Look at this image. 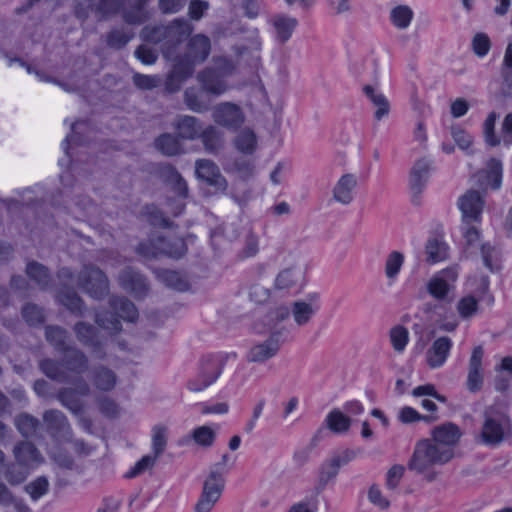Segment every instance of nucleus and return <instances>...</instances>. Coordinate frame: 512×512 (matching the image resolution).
Wrapping results in <instances>:
<instances>
[{
	"instance_id": "obj_1",
	"label": "nucleus",
	"mask_w": 512,
	"mask_h": 512,
	"mask_svg": "<svg viewBox=\"0 0 512 512\" xmlns=\"http://www.w3.org/2000/svg\"><path fill=\"white\" fill-rule=\"evenodd\" d=\"M61 354L60 361L45 358L39 362L40 370L48 378L59 383H70L71 374L82 376L89 370V358L81 349L71 346Z\"/></svg>"
},
{
	"instance_id": "obj_2",
	"label": "nucleus",
	"mask_w": 512,
	"mask_h": 512,
	"mask_svg": "<svg viewBox=\"0 0 512 512\" xmlns=\"http://www.w3.org/2000/svg\"><path fill=\"white\" fill-rule=\"evenodd\" d=\"M62 188L51 199L52 204L71 211L75 207L85 216L95 215L98 208L88 196L82 195V187L69 171L60 176Z\"/></svg>"
},
{
	"instance_id": "obj_3",
	"label": "nucleus",
	"mask_w": 512,
	"mask_h": 512,
	"mask_svg": "<svg viewBox=\"0 0 512 512\" xmlns=\"http://www.w3.org/2000/svg\"><path fill=\"white\" fill-rule=\"evenodd\" d=\"M455 453L442 449L431 438L418 440L407 467L410 471L423 474L433 466H441L450 462Z\"/></svg>"
},
{
	"instance_id": "obj_4",
	"label": "nucleus",
	"mask_w": 512,
	"mask_h": 512,
	"mask_svg": "<svg viewBox=\"0 0 512 512\" xmlns=\"http://www.w3.org/2000/svg\"><path fill=\"white\" fill-rule=\"evenodd\" d=\"M236 358L235 353H217L201 358L196 375L187 382L192 392H201L211 386L220 377L229 358Z\"/></svg>"
},
{
	"instance_id": "obj_5",
	"label": "nucleus",
	"mask_w": 512,
	"mask_h": 512,
	"mask_svg": "<svg viewBox=\"0 0 512 512\" xmlns=\"http://www.w3.org/2000/svg\"><path fill=\"white\" fill-rule=\"evenodd\" d=\"M234 69L230 59L219 57L215 59L214 67H207L198 73L197 80L207 94L219 97L228 90L226 78L232 75Z\"/></svg>"
},
{
	"instance_id": "obj_6",
	"label": "nucleus",
	"mask_w": 512,
	"mask_h": 512,
	"mask_svg": "<svg viewBox=\"0 0 512 512\" xmlns=\"http://www.w3.org/2000/svg\"><path fill=\"white\" fill-rule=\"evenodd\" d=\"M57 278L59 281V287L56 292L57 301L73 315L82 317L85 304L74 289L73 272L69 268L63 267L57 272Z\"/></svg>"
},
{
	"instance_id": "obj_7",
	"label": "nucleus",
	"mask_w": 512,
	"mask_h": 512,
	"mask_svg": "<svg viewBox=\"0 0 512 512\" xmlns=\"http://www.w3.org/2000/svg\"><path fill=\"white\" fill-rule=\"evenodd\" d=\"M77 285L90 297L101 300L109 293V281L105 273L93 265H86L77 276Z\"/></svg>"
},
{
	"instance_id": "obj_8",
	"label": "nucleus",
	"mask_w": 512,
	"mask_h": 512,
	"mask_svg": "<svg viewBox=\"0 0 512 512\" xmlns=\"http://www.w3.org/2000/svg\"><path fill=\"white\" fill-rule=\"evenodd\" d=\"M458 275L457 267H448L437 272L427 283L428 293L438 301L451 303Z\"/></svg>"
},
{
	"instance_id": "obj_9",
	"label": "nucleus",
	"mask_w": 512,
	"mask_h": 512,
	"mask_svg": "<svg viewBox=\"0 0 512 512\" xmlns=\"http://www.w3.org/2000/svg\"><path fill=\"white\" fill-rule=\"evenodd\" d=\"M221 466L211 467L207 479L204 481L201 496L195 506V512H210L221 497L225 480L220 476Z\"/></svg>"
},
{
	"instance_id": "obj_10",
	"label": "nucleus",
	"mask_w": 512,
	"mask_h": 512,
	"mask_svg": "<svg viewBox=\"0 0 512 512\" xmlns=\"http://www.w3.org/2000/svg\"><path fill=\"white\" fill-rule=\"evenodd\" d=\"M356 452L351 449H345L334 453L329 459L325 460L318 474V486L316 487V496L326 487V485L334 480L342 466L347 465L354 460Z\"/></svg>"
},
{
	"instance_id": "obj_11",
	"label": "nucleus",
	"mask_w": 512,
	"mask_h": 512,
	"mask_svg": "<svg viewBox=\"0 0 512 512\" xmlns=\"http://www.w3.org/2000/svg\"><path fill=\"white\" fill-rule=\"evenodd\" d=\"M212 119L218 126L236 132L242 127L246 117L239 105L225 101L212 108Z\"/></svg>"
},
{
	"instance_id": "obj_12",
	"label": "nucleus",
	"mask_w": 512,
	"mask_h": 512,
	"mask_svg": "<svg viewBox=\"0 0 512 512\" xmlns=\"http://www.w3.org/2000/svg\"><path fill=\"white\" fill-rule=\"evenodd\" d=\"M73 331L77 340L85 347L90 349V352L99 360L106 358L105 342L99 335L98 329L87 322L79 321L74 327Z\"/></svg>"
},
{
	"instance_id": "obj_13",
	"label": "nucleus",
	"mask_w": 512,
	"mask_h": 512,
	"mask_svg": "<svg viewBox=\"0 0 512 512\" xmlns=\"http://www.w3.org/2000/svg\"><path fill=\"white\" fill-rule=\"evenodd\" d=\"M481 431L482 442L488 446H496L504 439L508 418L500 412L486 410Z\"/></svg>"
},
{
	"instance_id": "obj_14",
	"label": "nucleus",
	"mask_w": 512,
	"mask_h": 512,
	"mask_svg": "<svg viewBox=\"0 0 512 512\" xmlns=\"http://www.w3.org/2000/svg\"><path fill=\"white\" fill-rule=\"evenodd\" d=\"M43 421L47 432L56 441H70L72 429L66 415L57 409H50L44 412Z\"/></svg>"
},
{
	"instance_id": "obj_15",
	"label": "nucleus",
	"mask_w": 512,
	"mask_h": 512,
	"mask_svg": "<svg viewBox=\"0 0 512 512\" xmlns=\"http://www.w3.org/2000/svg\"><path fill=\"white\" fill-rule=\"evenodd\" d=\"M120 286L136 298H143L148 292L146 277L132 267H125L118 276Z\"/></svg>"
},
{
	"instance_id": "obj_16",
	"label": "nucleus",
	"mask_w": 512,
	"mask_h": 512,
	"mask_svg": "<svg viewBox=\"0 0 512 512\" xmlns=\"http://www.w3.org/2000/svg\"><path fill=\"white\" fill-rule=\"evenodd\" d=\"M461 436L462 432L459 426L452 422L442 423L431 430V439L442 449L452 453H454Z\"/></svg>"
},
{
	"instance_id": "obj_17",
	"label": "nucleus",
	"mask_w": 512,
	"mask_h": 512,
	"mask_svg": "<svg viewBox=\"0 0 512 512\" xmlns=\"http://www.w3.org/2000/svg\"><path fill=\"white\" fill-rule=\"evenodd\" d=\"M484 206V200L477 190H468L458 199L463 222H478Z\"/></svg>"
},
{
	"instance_id": "obj_18",
	"label": "nucleus",
	"mask_w": 512,
	"mask_h": 512,
	"mask_svg": "<svg viewBox=\"0 0 512 512\" xmlns=\"http://www.w3.org/2000/svg\"><path fill=\"white\" fill-rule=\"evenodd\" d=\"M484 357V349L481 345L474 347L469 359L468 375L466 386L467 389L476 393L480 391L484 383V375L482 369V361Z\"/></svg>"
},
{
	"instance_id": "obj_19",
	"label": "nucleus",
	"mask_w": 512,
	"mask_h": 512,
	"mask_svg": "<svg viewBox=\"0 0 512 512\" xmlns=\"http://www.w3.org/2000/svg\"><path fill=\"white\" fill-rule=\"evenodd\" d=\"M196 175L199 179L205 181L208 185L218 190H226L227 181L221 174L219 167L211 160L199 159L195 164Z\"/></svg>"
},
{
	"instance_id": "obj_20",
	"label": "nucleus",
	"mask_w": 512,
	"mask_h": 512,
	"mask_svg": "<svg viewBox=\"0 0 512 512\" xmlns=\"http://www.w3.org/2000/svg\"><path fill=\"white\" fill-rule=\"evenodd\" d=\"M431 169V161L422 158L417 160L410 172L409 187L413 194V202L416 203L417 197L423 192L426 187L429 173Z\"/></svg>"
},
{
	"instance_id": "obj_21",
	"label": "nucleus",
	"mask_w": 512,
	"mask_h": 512,
	"mask_svg": "<svg viewBox=\"0 0 512 512\" xmlns=\"http://www.w3.org/2000/svg\"><path fill=\"white\" fill-rule=\"evenodd\" d=\"M268 23L273 27L275 40L280 44L286 43L298 26L295 17L283 13L272 15Z\"/></svg>"
},
{
	"instance_id": "obj_22",
	"label": "nucleus",
	"mask_w": 512,
	"mask_h": 512,
	"mask_svg": "<svg viewBox=\"0 0 512 512\" xmlns=\"http://www.w3.org/2000/svg\"><path fill=\"white\" fill-rule=\"evenodd\" d=\"M281 332H273L263 343L253 346L248 353V361L262 363L275 356L280 348Z\"/></svg>"
},
{
	"instance_id": "obj_23",
	"label": "nucleus",
	"mask_w": 512,
	"mask_h": 512,
	"mask_svg": "<svg viewBox=\"0 0 512 512\" xmlns=\"http://www.w3.org/2000/svg\"><path fill=\"white\" fill-rule=\"evenodd\" d=\"M89 378L93 386L102 392L113 390L117 384V375L109 367L98 364L89 370Z\"/></svg>"
},
{
	"instance_id": "obj_24",
	"label": "nucleus",
	"mask_w": 512,
	"mask_h": 512,
	"mask_svg": "<svg viewBox=\"0 0 512 512\" xmlns=\"http://www.w3.org/2000/svg\"><path fill=\"white\" fill-rule=\"evenodd\" d=\"M452 346L453 342L447 336H442L434 340L426 353L429 367L439 368L443 366L449 356Z\"/></svg>"
},
{
	"instance_id": "obj_25",
	"label": "nucleus",
	"mask_w": 512,
	"mask_h": 512,
	"mask_svg": "<svg viewBox=\"0 0 512 512\" xmlns=\"http://www.w3.org/2000/svg\"><path fill=\"white\" fill-rule=\"evenodd\" d=\"M210 96L202 87H188L184 91L183 101L190 111L202 114L211 109Z\"/></svg>"
},
{
	"instance_id": "obj_26",
	"label": "nucleus",
	"mask_w": 512,
	"mask_h": 512,
	"mask_svg": "<svg viewBox=\"0 0 512 512\" xmlns=\"http://www.w3.org/2000/svg\"><path fill=\"white\" fill-rule=\"evenodd\" d=\"M178 137L184 140H194L199 137L202 130L201 121L190 115H179L173 122Z\"/></svg>"
},
{
	"instance_id": "obj_27",
	"label": "nucleus",
	"mask_w": 512,
	"mask_h": 512,
	"mask_svg": "<svg viewBox=\"0 0 512 512\" xmlns=\"http://www.w3.org/2000/svg\"><path fill=\"white\" fill-rule=\"evenodd\" d=\"M210 49V39L205 35L197 34L188 43L187 57L193 64L201 63L209 56Z\"/></svg>"
},
{
	"instance_id": "obj_28",
	"label": "nucleus",
	"mask_w": 512,
	"mask_h": 512,
	"mask_svg": "<svg viewBox=\"0 0 512 512\" xmlns=\"http://www.w3.org/2000/svg\"><path fill=\"white\" fill-rule=\"evenodd\" d=\"M109 305L116 313L119 320L135 322L138 319V310L134 303L124 296H112L109 299Z\"/></svg>"
},
{
	"instance_id": "obj_29",
	"label": "nucleus",
	"mask_w": 512,
	"mask_h": 512,
	"mask_svg": "<svg viewBox=\"0 0 512 512\" xmlns=\"http://www.w3.org/2000/svg\"><path fill=\"white\" fill-rule=\"evenodd\" d=\"M356 185L357 180L354 175H343L333 189V198L341 204H350L353 200V190Z\"/></svg>"
},
{
	"instance_id": "obj_30",
	"label": "nucleus",
	"mask_w": 512,
	"mask_h": 512,
	"mask_svg": "<svg viewBox=\"0 0 512 512\" xmlns=\"http://www.w3.org/2000/svg\"><path fill=\"white\" fill-rule=\"evenodd\" d=\"M158 244L160 246V256L180 259L187 252V245L180 237L166 238L158 236Z\"/></svg>"
},
{
	"instance_id": "obj_31",
	"label": "nucleus",
	"mask_w": 512,
	"mask_h": 512,
	"mask_svg": "<svg viewBox=\"0 0 512 512\" xmlns=\"http://www.w3.org/2000/svg\"><path fill=\"white\" fill-rule=\"evenodd\" d=\"M45 338L46 341L54 348V350L60 354L72 346L68 344V331L58 325L46 326Z\"/></svg>"
},
{
	"instance_id": "obj_32",
	"label": "nucleus",
	"mask_w": 512,
	"mask_h": 512,
	"mask_svg": "<svg viewBox=\"0 0 512 512\" xmlns=\"http://www.w3.org/2000/svg\"><path fill=\"white\" fill-rule=\"evenodd\" d=\"M149 0H129V8L123 9L122 17L128 24L139 25L149 19V13L145 9Z\"/></svg>"
},
{
	"instance_id": "obj_33",
	"label": "nucleus",
	"mask_w": 512,
	"mask_h": 512,
	"mask_svg": "<svg viewBox=\"0 0 512 512\" xmlns=\"http://www.w3.org/2000/svg\"><path fill=\"white\" fill-rule=\"evenodd\" d=\"M26 274L41 290H47L51 285L49 269L37 261H30L26 265Z\"/></svg>"
},
{
	"instance_id": "obj_34",
	"label": "nucleus",
	"mask_w": 512,
	"mask_h": 512,
	"mask_svg": "<svg viewBox=\"0 0 512 512\" xmlns=\"http://www.w3.org/2000/svg\"><path fill=\"white\" fill-rule=\"evenodd\" d=\"M155 148L166 156H176L183 152L182 143L178 135L163 133L154 141Z\"/></svg>"
},
{
	"instance_id": "obj_35",
	"label": "nucleus",
	"mask_w": 512,
	"mask_h": 512,
	"mask_svg": "<svg viewBox=\"0 0 512 512\" xmlns=\"http://www.w3.org/2000/svg\"><path fill=\"white\" fill-rule=\"evenodd\" d=\"M363 93L376 107L374 117L380 121L389 114L390 104L384 94L378 92L373 86L365 85L363 87Z\"/></svg>"
},
{
	"instance_id": "obj_36",
	"label": "nucleus",
	"mask_w": 512,
	"mask_h": 512,
	"mask_svg": "<svg viewBox=\"0 0 512 512\" xmlns=\"http://www.w3.org/2000/svg\"><path fill=\"white\" fill-rule=\"evenodd\" d=\"M13 453L17 462L26 466L31 463L38 462L41 458V454L36 446L27 441L18 443L14 447Z\"/></svg>"
},
{
	"instance_id": "obj_37",
	"label": "nucleus",
	"mask_w": 512,
	"mask_h": 512,
	"mask_svg": "<svg viewBox=\"0 0 512 512\" xmlns=\"http://www.w3.org/2000/svg\"><path fill=\"white\" fill-rule=\"evenodd\" d=\"M480 251L483 264L487 269L493 273L501 269V251L498 246L485 242L481 245Z\"/></svg>"
},
{
	"instance_id": "obj_38",
	"label": "nucleus",
	"mask_w": 512,
	"mask_h": 512,
	"mask_svg": "<svg viewBox=\"0 0 512 512\" xmlns=\"http://www.w3.org/2000/svg\"><path fill=\"white\" fill-rule=\"evenodd\" d=\"M199 137L208 153L216 154L222 147V134L215 126L209 125L201 130Z\"/></svg>"
},
{
	"instance_id": "obj_39",
	"label": "nucleus",
	"mask_w": 512,
	"mask_h": 512,
	"mask_svg": "<svg viewBox=\"0 0 512 512\" xmlns=\"http://www.w3.org/2000/svg\"><path fill=\"white\" fill-rule=\"evenodd\" d=\"M58 401L75 415L83 413V405L71 387L61 388L57 393Z\"/></svg>"
},
{
	"instance_id": "obj_40",
	"label": "nucleus",
	"mask_w": 512,
	"mask_h": 512,
	"mask_svg": "<svg viewBox=\"0 0 512 512\" xmlns=\"http://www.w3.org/2000/svg\"><path fill=\"white\" fill-rule=\"evenodd\" d=\"M325 423L332 432L344 433L349 430L351 419L339 409H333L327 414Z\"/></svg>"
},
{
	"instance_id": "obj_41",
	"label": "nucleus",
	"mask_w": 512,
	"mask_h": 512,
	"mask_svg": "<svg viewBox=\"0 0 512 512\" xmlns=\"http://www.w3.org/2000/svg\"><path fill=\"white\" fill-rule=\"evenodd\" d=\"M503 164L500 159L491 158L487 163L486 181L493 190H498L502 184Z\"/></svg>"
},
{
	"instance_id": "obj_42",
	"label": "nucleus",
	"mask_w": 512,
	"mask_h": 512,
	"mask_svg": "<svg viewBox=\"0 0 512 512\" xmlns=\"http://www.w3.org/2000/svg\"><path fill=\"white\" fill-rule=\"evenodd\" d=\"M158 278L166 286L178 291H186L189 288L188 282L179 272L174 270L162 269L158 271Z\"/></svg>"
},
{
	"instance_id": "obj_43",
	"label": "nucleus",
	"mask_w": 512,
	"mask_h": 512,
	"mask_svg": "<svg viewBox=\"0 0 512 512\" xmlns=\"http://www.w3.org/2000/svg\"><path fill=\"white\" fill-rule=\"evenodd\" d=\"M413 16L414 13L409 6L398 5L391 10L390 21L398 29H406L410 25Z\"/></svg>"
},
{
	"instance_id": "obj_44",
	"label": "nucleus",
	"mask_w": 512,
	"mask_h": 512,
	"mask_svg": "<svg viewBox=\"0 0 512 512\" xmlns=\"http://www.w3.org/2000/svg\"><path fill=\"white\" fill-rule=\"evenodd\" d=\"M39 425V420L28 413H21L15 418V426L25 438L33 436Z\"/></svg>"
},
{
	"instance_id": "obj_45",
	"label": "nucleus",
	"mask_w": 512,
	"mask_h": 512,
	"mask_svg": "<svg viewBox=\"0 0 512 512\" xmlns=\"http://www.w3.org/2000/svg\"><path fill=\"white\" fill-rule=\"evenodd\" d=\"M19 196L23 197V202L16 198H0V203H2L8 210L12 208H19L21 206L27 207H35L39 203V199L32 197H25L27 194L34 193V189L27 187L22 190L15 191Z\"/></svg>"
},
{
	"instance_id": "obj_46",
	"label": "nucleus",
	"mask_w": 512,
	"mask_h": 512,
	"mask_svg": "<svg viewBox=\"0 0 512 512\" xmlns=\"http://www.w3.org/2000/svg\"><path fill=\"white\" fill-rule=\"evenodd\" d=\"M95 322L101 328L113 333H118L122 330V324L115 312L97 311L95 313Z\"/></svg>"
},
{
	"instance_id": "obj_47",
	"label": "nucleus",
	"mask_w": 512,
	"mask_h": 512,
	"mask_svg": "<svg viewBox=\"0 0 512 512\" xmlns=\"http://www.w3.org/2000/svg\"><path fill=\"white\" fill-rule=\"evenodd\" d=\"M133 34L124 28H113L106 35V44L109 48L120 50L132 39Z\"/></svg>"
},
{
	"instance_id": "obj_48",
	"label": "nucleus",
	"mask_w": 512,
	"mask_h": 512,
	"mask_svg": "<svg viewBox=\"0 0 512 512\" xmlns=\"http://www.w3.org/2000/svg\"><path fill=\"white\" fill-rule=\"evenodd\" d=\"M425 250L427 254V261L430 263L442 261L447 256V246L438 238L429 239L426 243Z\"/></svg>"
},
{
	"instance_id": "obj_49",
	"label": "nucleus",
	"mask_w": 512,
	"mask_h": 512,
	"mask_svg": "<svg viewBox=\"0 0 512 512\" xmlns=\"http://www.w3.org/2000/svg\"><path fill=\"white\" fill-rule=\"evenodd\" d=\"M235 147L244 154H252L255 151L257 139L250 129L242 130L235 138Z\"/></svg>"
},
{
	"instance_id": "obj_50",
	"label": "nucleus",
	"mask_w": 512,
	"mask_h": 512,
	"mask_svg": "<svg viewBox=\"0 0 512 512\" xmlns=\"http://www.w3.org/2000/svg\"><path fill=\"white\" fill-rule=\"evenodd\" d=\"M404 263V255L399 251H392L385 261V275L390 281H394Z\"/></svg>"
},
{
	"instance_id": "obj_51",
	"label": "nucleus",
	"mask_w": 512,
	"mask_h": 512,
	"mask_svg": "<svg viewBox=\"0 0 512 512\" xmlns=\"http://www.w3.org/2000/svg\"><path fill=\"white\" fill-rule=\"evenodd\" d=\"M191 438L197 445L208 448L214 444L216 432L211 427L203 425L192 430Z\"/></svg>"
},
{
	"instance_id": "obj_52",
	"label": "nucleus",
	"mask_w": 512,
	"mask_h": 512,
	"mask_svg": "<svg viewBox=\"0 0 512 512\" xmlns=\"http://www.w3.org/2000/svg\"><path fill=\"white\" fill-rule=\"evenodd\" d=\"M169 37L175 38V41L181 42L192 32L190 23L184 18H177L167 25Z\"/></svg>"
},
{
	"instance_id": "obj_53",
	"label": "nucleus",
	"mask_w": 512,
	"mask_h": 512,
	"mask_svg": "<svg viewBox=\"0 0 512 512\" xmlns=\"http://www.w3.org/2000/svg\"><path fill=\"white\" fill-rule=\"evenodd\" d=\"M26 465H21L19 463H11L5 465L4 476L5 479L11 485H19L25 481L28 476V471L25 469Z\"/></svg>"
},
{
	"instance_id": "obj_54",
	"label": "nucleus",
	"mask_w": 512,
	"mask_h": 512,
	"mask_svg": "<svg viewBox=\"0 0 512 512\" xmlns=\"http://www.w3.org/2000/svg\"><path fill=\"white\" fill-rule=\"evenodd\" d=\"M317 310L313 308L311 304H308L303 301H296L293 304V317L295 322L299 325H305L309 322L315 311Z\"/></svg>"
},
{
	"instance_id": "obj_55",
	"label": "nucleus",
	"mask_w": 512,
	"mask_h": 512,
	"mask_svg": "<svg viewBox=\"0 0 512 512\" xmlns=\"http://www.w3.org/2000/svg\"><path fill=\"white\" fill-rule=\"evenodd\" d=\"M22 317L30 326H37L44 322L43 309L36 304L28 303L22 308Z\"/></svg>"
},
{
	"instance_id": "obj_56",
	"label": "nucleus",
	"mask_w": 512,
	"mask_h": 512,
	"mask_svg": "<svg viewBox=\"0 0 512 512\" xmlns=\"http://www.w3.org/2000/svg\"><path fill=\"white\" fill-rule=\"evenodd\" d=\"M398 418L402 423L405 424H410L416 421H424L426 423H431L437 419V417L435 416L422 415L416 409L410 406H405L401 408Z\"/></svg>"
},
{
	"instance_id": "obj_57",
	"label": "nucleus",
	"mask_w": 512,
	"mask_h": 512,
	"mask_svg": "<svg viewBox=\"0 0 512 512\" xmlns=\"http://www.w3.org/2000/svg\"><path fill=\"white\" fill-rule=\"evenodd\" d=\"M499 115L491 112L483 123V134L486 144L495 147L500 143V139L495 135V123Z\"/></svg>"
},
{
	"instance_id": "obj_58",
	"label": "nucleus",
	"mask_w": 512,
	"mask_h": 512,
	"mask_svg": "<svg viewBox=\"0 0 512 512\" xmlns=\"http://www.w3.org/2000/svg\"><path fill=\"white\" fill-rule=\"evenodd\" d=\"M478 301L474 296L467 295L457 303V311L461 318L469 319L478 311Z\"/></svg>"
},
{
	"instance_id": "obj_59",
	"label": "nucleus",
	"mask_w": 512,
	"mask_h": 512,
	"mask_svg": "<svg viewBox=\"0 0 512 512\" xmlns=\"http://www.w3.org/2000/svg\"><path fill=\"white\" fill-rule=\"evenodd\" d=\"M136 253L144 258L153 259L160 256V246L158 244V236L150 238L147 241L140 242L136 249Z\"/></svg>"
},
{
	"instance_id": "obj_60",
	"label": "nucleus",
	"mask_w": 512,
	"mask_h": 512,
	"mask_svg": "<svg viewBox=\"0 0 512 512\" xmlns=\"http://www.w3.org/2000/svg\"><path fill=\"white\" fill-rule=\"evenodd\" d=\"M123 5V0H99L95 6V12L98 13L101 18H106L120 12Z\"/></svg>"
},
{
	"instance_id": "obj_61",
	"label": "nucleus",
	"mask_w": 512,
	"mask_h": 512,
	"mask_svg": "<svg viewBox=\"0 0 512 512\" xmlns=\"http://www.w3.org/2000/svg\"><path fill=\"white\" fill-rule=\"evenodd\" d=\"M167 445V428L163 426H154L152 429V451L159 457Z\"/></svg>"
},
{
	"instance_id": "obj_62",
	"label": "nucleus",
	"mask_w": 512,
	"mask_h": 512,
	"mask_svg": "<svg viewBox=\"0 0 512 512\" xmlns=\"http://www.w3.org/2000/svg\"><path fill=\"white\" fill-rule=\"evenodd\" d=\"M49 489L48 479L40 476L25 486V491L30 495L32 500L36 501L43 497Z\"/></svg>"
},
{
	"instance_id": "obj_63",
	"label": "nucleus",
	"mask_w": 512,
	"mask_h": 512,
	"mask_svg": "<svg viewBox=\"0 0 512 512\" xmlns=\"http://www.w3.org/2000/svg\"><path fill=\"white\" fill-rule=\"evenodd\" d=\"M390 340L396 351H403L409 340V332L407 328L401 325L393 327L390 331Z\"/></svg>"
},
{
	"instance_id": "obj_64",
	"label": "nucleus",
	"mask_w": 512,
	"mask_h": 512,
	"mask_svg": "<svg viewBox=\"0 0 512 512\" xmlns=\"http://www.w3.org/2000/svg\"><path fill=\"white\" fill-rule=\"evenodd\" d=\"M141 36L145 41L157 44L169 37V32L167 26H145Z\"/></svg>"
}]
</instances>
